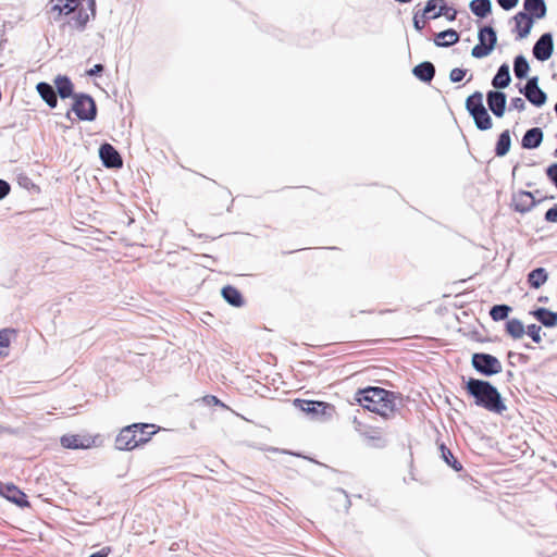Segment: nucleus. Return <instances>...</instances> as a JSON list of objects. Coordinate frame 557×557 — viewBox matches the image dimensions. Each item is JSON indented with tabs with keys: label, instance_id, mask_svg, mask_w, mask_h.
<instances>
[{
	"label": "nucleus",
	"instance_id": "1",
	"mask_svg": "<svg viewBox=\"0 0 557 557\" xmlns=\"http://www.w3.org/2000/svg\"><path fill=\"white\" fill-rule=\"evenodd\" d=\"M462 383L463 389L475 406L499 416L507 411L505 398L490 381L462 376Z\"/></svg>",
	"mask_w": 557,
	"mask_h": 557
},
{
	"label": "nucleus",
	"instance_id": "2",
	"mask_svg": "<svg viewBox=\"0 0 557 557\" xmlns=\"http://www.w3.org/2000/svg\"><path fill=\"white\" fill-rule=\"evenodd\" d=\"M355 400L371 412H375L385 419H388L398 410V403L401 399L392 391L379 386H368L357 391Z\"/></svg>",
	"mask_w": 557,
	"mask_h": 557
},
{
	"label": "nucleus",
	"instance_id": "3",
	"mask_svg": "<svg viewBox=\"0 0 557 557\" xmlns=\"http://www.w3.org/2000/svg\"><path fill=\"white\" fill-rule=\"evenodd\" d=\"M50 11L57 12L59 16L74 14L67 25L77 32H84L90 20L96 17V0H51Z\"/></svg>",
	"mask_w": 557,
	"mask_h": 557
},
{
	"label": "nucleus",
	"instance_id": "4",
	"mask_svg": "<svg viewBox=\"0 0 557 557\" xmlns=\"http://www.w3.org/2000/svg\"><path fill=\"white\" fill-rule=\"evenodd\" d=\"M465 106L479 131L485 132L493 127V120L488 110L484 107L483 94L481 91L476 90L468 96Z\"/></svg>",
	"mask_w": 557,
	"mask_h": 557
},
{
	"label": "nucleus",
	"instance_id": "5",
	"mask_svg": "<svg viewBox=\"0 0 557 557\" xmlns=\"http://www.w3.org/2000/svg\"><path fill=\"white\" fill-rule=\"evenodd\" d=\"M71 112H74L79 121L92 122L97 119V104L95 99L86 92H78L73 98L71 110L66 112L65 117L71 119Z\"/></svg>",
	"mask_w": 557,
	"mask_h": 557
},
{
	"label": "nucleus",
	"instance_id": "6",
	"mask_svg": "<svg viewBox=\"0 0 557 557\" xmlns=\"http://www.w3.org/2000/svg\"><path fill=\"white\" fill-rule=\"evenodd\" d=\"M293 405L313 420L325 421L335 412V407L332 404L322 400L296 398Z\"/></svg>",
	"mask_w": 557,
	"mask_h": 557
},
{
	"label": "nucleus",
	"instance_id": "7",
	"mask_svg": "<svg viewBox=\"0 0 557 557\" xmlns=\"http://www.w3.org/2000/svg\"><path fill=\"white\" fill-rule=\"evenodd\" d=\"M479 42L472 48L471 55L475 59H483L490 55L497 45V32L491 24L479 27Z\"/></svg>",
	"mask_w": 557,
	"mask_h": 557
},
{
	"label": "nucleus",
	"instance_id": "8",
	"mask_svg": "<svg viewBox=\"0 0 557 557\" xmlns=\"http://www.w3.org/2000/svg\"><path fill=\"white\" fill-rule=\"evenodd\" d=\"M471 366L479 374L486 377L499 374L503 370L498 358L487 352H474L471 356Z\"/></svg>",
	"mask_w": 557,
	"mask_h": 557
},
{
	"label": "nucleus",
	"instance_id": "9",
	"mask_svg": "<svg viewBox=\"0 0 557 557\" xmlns=\"http://www.w3.org/2000/svg\"><path fill=\"white\" fill-rule=\"evenodd\" d=\"M544 199H546V197L536 200L532 191L518 190L511 195L510 207L513 209V211L525 214Z\"/></svg>",
	"mask_w": 557,
	"mask_h": 557
},
{
	"label": "nucleus",
	"instance_id": "10",
	"mask_svg": "<svg viewBox=\"0 0 557 557\" xmlns=\"http://www.w3.org/2000/svg\"><path fill=\"white\" fill-rule=\"evenodd\" d=\"M0 495L20 508L30 507L27 495L13 483L0 484Z\"/></svg>",
	"mask_w": 557,
	"mask_h": 557
},
{
	"label": "nucleus",
	"instance_id": "11",
	"mask_svg": "<svg viewBox=\"0 0 557 557\" xmlns=\"http://www.w3.org/2000/svg\"><path fill=\"white\" fill-rule=\"evenodd\" d=\"M554 52V37L553 34L547 32L541 35L535 41L532 53L533 57L541 62L548 60Z\"/></svg>",
	"mask_w": 557,
	"mask_h": 557
},
{
	"label": "nucleus",
	"instance_id": "12",
	"mask_svg": "<svg viewBox=\"0 0 557 557\" xmlns=\"http://www.w3.org/2000/svg\"><path fill=\"white\" fill-rule=\"evenodd\" d=\"M99 158L102 165L107 169H121L123 166V159L114 146L109 143H103L99 147Z\"/></svg>",
	"mask_w": 557,
	"mask_h": 557
},
{
	"label": "nucleus",
	"instance_id": "13",
	"mask_svg": "<svg viewBox=\"0 0 557 557\" xmlns=\"http://www.w3.org/2000/svg\"><path fill=\"white\" fill-rule=\"evenodd\" d=\"M487 110H490L496 117L500 119L505 115L507 109V95L506 92L497 89L488 90L486 92Z\"/></svg>",
	"mask_w": 557,
	"mask_h": 557
},
{
	"label": "nucleus",
	"instance_id": "14",
	"mask_svg": "<svg viewBox=\"0 0 557 557\" xmlns=\"http://www.w3.org/2000/svg\"><path fill=\"white\" fill-rule=\"evenodd\" d=\"M138 429L133 423L121 429L115 437L114 446L117 450L131 451L136 448L135 431Z\"/></svg>",
	"mask_w": 557,
	"mask_h": 557
},
{
	"label": "nucleus",
	"instance_id": "15",
	"mask_svg": "<svg viewBox=\"0 0 557 557\" xmlns=\"http://www.w3.org/2000/svg\"><path fill=\"white\" fill-rule=\"evenodd\" d=\"M60 443L66 449H87L94 445L95 440L90 436L65 434L61 436Z\"/></svg>",
	"mask_w": 557,
	"mask_h": 557
},
{
	"label": "nucleus",
	"instance_id": "16",
	"mask_svg": "<svg viewBox=\"0 0 557 557\" xmlns=\"http://www.w3.org/2000/svg\"><path fill=\"white\" fill-rule=\"evenodd\" d=\"M53 87L62 100L69 98H75L78 92L74 90V84L67 75H57L53 79Z\"/></svg>",
	"mask_w": 557,
	"mask_h": 557
},
{
	"label": "nucleus",
	"instance_id": "17",
	"mask_svg": "<svg viewBox=\"0 0 557 557\" xmlns=\"http://www.w3.org/2000/svg\"><path fill=\"white\" fill-rule=\"evenodd\" d=\"M133 425L138 428L134 429V440L136 441V448L147 444L152 438V436L160 430L158 425L152 423L136 422L133 423Z\"/></svg>",
	"mask_w": 557,
	"mask_h": 557
},
{
	"label": "nucleus",
	"instance_id": "18",
	"mask_svg": "<svg viewBox=\"0 0 557 557\" xmlns=\"http://www.w3.org/2000/svg\"><path fill=\"white\" fill-rule=\"evenodd\" d=\"M517 39H523L529 36L533 27L534 21L527 12H518L513 17Z\"/></svg>",
	"mask_w": 557,
	"mask_h": 557
},
{
	"label": "nucleus",
	"instance_id": "19",
	"mask_svg": "<svg viewBox=\"0 0 557 557\" xmlns=\"http://www.w3.org/2000/svg\"><path fill=\"white\" fill-rule=\"evenodd\" d=\"M460 40V34L454 28H447L436 33L433 37V42L438 48H448Z\"/></svg>",
	"mask_w": 557,
	"mask_h": 557
},
{
	"label": "nucleus",
	"instance_id": "20",
	"mask_svg": "<svg viewBox=\"0 0 557 557\" xmlns=\"http://www.w3.org/2000/svg\"><path fill=\"white\" fill-rule=\"evenodd\" d=\"M36 90L42 101L50 108L54 109L58 107V94L55 92V89L53 85L47 83V82H39L36 85Z\"/></svg>",
	"mask_w": 557,
	"mask_h": 557
},
{
	"label": "nucleus",
	"instance_id": "21",
	"mask_svg": "<svg viewBox=\"0 0 557 557\" xmlns=\"http://www.w3.org/2000/svg\"><path fill=\"white\" fill-rule=\"evenodd\" d=\"M544 133L541 127L529 128L521 139V147L527 150H533L541 146Z\"/></svg>",
	"mask_w": 557,
	"mask_h": 557
},
{
	"label": "nucleus",
	"instance_id": "22",
	"mask_svg": "<svg viewBox=\"0 0 557 557\" xmlns=\"http://www.w3.org/2000/svg\"><path fill=\"white\" fill-rule=\"evenodd\" d=\"M221 296L225 302L234 308H242L246 304L242 292L233 285L223 286L221 289Z\"/></svg>",
	"mask_w": 557,
	"mask_h": 557
},
{
	"label": "nucleus",
	"instance_id": "23",
	"mask_svg": "<svg viewBox=\"0 0 557 557\" xmlns=\"http://www.w3.org/2000/svg\"><path fill=\"white\" fill-rule=\"evenodd\" d=\"M530 314L543 326L552 329L557 325V312L545 307H537L530 311Z\"/></svg>",
	"mask_w": 557,
	"mask_h": 557
},
{
	"label": "nucleus",
	"instance_id": "24",
	"mask_svg": "<svg viewBox=\"0 0 557 557\" xmlns=\"http://www.w3.org/2000/svg\"><path fill=\"white\" fill-rule=\"evenodd\" d=\"M412 74L420 82L430 84L435 76V66L430 61H423L412 69Z\"/></svg>",
	"mask_w": 557,
	"mask_h": 557
},
{
	"label": "nucleus",
	"instance_id": "25",
	"mask_svg": "<svg viewBox=\"0 0 557 557\" xmlns=\"http://www.w3.org/2000/svg\"><path fill=\"white\" fill-rule=\"evenodd\" d=\"M510 83L511 76L509 65L507 63H503L492 78V86L494 89L502 90L508 87Z\"/></svg>",
	"mask_w": 557,
	"mask_h": 557
},
{
	"label": "nucleus",
	"instance_id": "26",
	"mask_svg": "<svg viewBox=\"0 0 557 557\" xmlns=\"http://www.w3.org/2000/svg\"><path fill=\"white\" fill-rule=\"evenodd\" d=\"M533 16V20H541L546 15L547 7L544 0H523V11Z\"/></svg>",
	"mask_w": 557,
	"mask_h": 557
},
{
	"label": "nucleus",
	"instance_id": "27",
	"mask_svg": "<svg viewBox=\"0 0 557 557\" xmlns=\"http://www.w3.org/2000/svg\"><path fill=\"white\" fill-rule=\"evenodd\" d=\"M548 280V273L545 268L539 267L530 271L527 275V282L530 288L539 289Z\"/></svg>",
	"mask_w": 557,
	"mask_h": 557
},
{
	"label": "nucleus",
	"instance_id": "28",
	"mask_svg": "<svg viewBox=\"0 0 557 557\" xmlns=\"http://www.w3.org/2000/svg\"><path fill=\"white\" fill-rule=\"evenodd\" d=\"M360 434L368 441V445L373 448H384L387 445V441L381 435L380 431L376 429H368L362 431L357 428Z\"/></svg>",
	"mask_w": 557,
	"mask_h": 557
},
{
	"label": "nucleus",
	"instance_id": "29",
	"mask_svg": "<svg viewBox=\"0 0 557 557\" xmlns=\"http://www.w3.org/2000/svg\"><path fill=\"white\" fill-rule=\"evenodd\" d=\"M511 148V134L509 129L503 131L497 138L494 153L496 157L502 158L505 157Z\"/></svg>",
	"mask_w": 557,
	"mask_h": 557
},
{
	"label": "nucleus",
	"instance_id": "30",
	"mask_svg": "<svg viewBox=\"0 0 557 557\" xmlns=\"http://www.w3.org/2000/svg\"><path fill=\"white\" fill-rule=\"evenodd\" d=\"M519 92L522 94L525 99L536 108L543 107L547 101V94L540 87L521 90Z\"/></svg>",
	"mask_w": 557,
	"mask_h": 557
},
{
	"label": "nucleus",
	"instance_id": "31",
	"mask_svg": "<svg viewBox=\"0 0 557 557\" xmlns=\"http://www.w3.org/2000/svg\"><path fill=\"white\" fill-rule=\"evenodd\" d=\"M469 9L473 15L479 18H485L492 13L491 0H471Z\"/></svg>",
	"mask_w": 557,
	"mask_h": 557
},
{
	"label": "nucleus",
	"instance_id": "32",
	"mask_svg": "<svg viewBox=\"0 0 557 557\" xmlns=\"http://www.w3.org/2000/svg\"><path fill=\"white\" fill-rule=\"evenodd\" d=\"M530 72V64L523 54H518L513 59V74L516 78L522 81L528 77Z\"/></svg>",
	"mask_w": 557,
	"mask_h": 557
},
{
	"label": "nucleus",
	"instance_id": "33",
	"mask_svg": "<svg viewBox=\"0 0 557 557\" xmlns=\"http://www.w3.org/2000/svg\"><path fill=\"white\" fill-rule=\"evenodd\" d=\"M441 458L454 471L462 470V463L454 456L453 451L444 444H440Z\"/></svg>",
	"mask_w": 557,
	"mask_h": 557
},
{
	"label": "nucleus",
	"instance_id": "34",
	"mask_svg": "<svg viewBox=\"0 0 557 557\" xmlns=\"http://www.w3.org/2000/svg\"><path fill=\"white\" fill-rule=\"evenodd\" d=\"M505 331L515 339L521 338L525 333L522 321L517 318H512L506 321Z\"/></svg>",
	"mask_w": 557,
	"mask_h": 557
},
{
	"label": "nucleus",
	"instance_id": "35",
	"mask_svg": "<svg viewBox=\"0 0 557 557\" xmlns=\"http://www.w3.org/2000/svg\"><path fill=\"white\" fill-rule=\"evenodd\" d=\"M512 311V308L506 304L494 305L490 309V317L493 321L498 322L503 320H507L509 313Z\"/></svg>",
	"mask_w": 557,
	"mask_h": 557
},
{
	"label": "nucleus",
	"instance_id": "36",
	"mask_svg": "<svg viewBox=\"0 0 557 557\" xmlns=\"http://www.w3.org/2000/svg\"><path fill=\"white\" fill-rule=\"evenodd\" d=\"M457 15L458 11L454 7L448 5L446 0L438 1V10L435 14L437 18L444 16L448 22H454L457 18Z\"/></svg>",
	"mask_w": 557,
	"mask_h": 557
},
{
	"label": "nucleus",
	"instance_id": "37",
	"mask_svg": "<svg viewBox=\"0 0 557 557\" xmlns=\"http://www.w3.org/2000/svg\"><path fill=\"white\" fill-rule=\"evenodd\" d=\"M12 335H15L14 329L0 330V358L9 355L7 349L10 347Z\"/></svg>",
	"mask_w": 557,
	"mask_h": 557
},
{
	"label": "nucleus",
	"instance_id": "38",
	"mask_svg": "<svg viewBox=\"0 0 557 557\" xmlns=\"http://www.w3.org/2000/svg\"><path fill=\"white\" fill-rule=\"evenodd\" d=\"M438 1L440 0H428L424 8L419 10L421 12V17L430 21L436 20L437 16H435V14L438 10Z\"/></svg>",
	"mask_w": 557,
	"mask_h": 557
},
{
	"label": "nucleus",
	"instance_id": "39",
	"mask_svg": "<svg viewBox=\"0 0 557 557\" xmlns=\"http://www.w3.org/2000/svg\"><path fill=\"white\" fill-rule=\"evenodd\" d=\"M542 327L535 323L529 324L527 326L525 333L535 343L539 344L542 342Z\"/></svg>",
	"mask_w": 557,
	"mask_h": 557
},
{
	"label": "nucleus",
	"instance_id": "40",
	"mask_svg": "<svg viewBox=\"0 0 557 557\" xmlns=\"http://www.w3.org/2000/svg\"><path fill=\"white\" fill-rule=\"evenodd\" d=\"M17 180V184L24 188V189H27V190H33V189H39L38 186L33 182V180L25 173H20L16 177Z\"/></svg>",
	"mask_w": 557,
	"mask_h": 557
},
{
	"label": "nucleus",
	"instance_id": "41",
	"mask_svg": "<svg viewBox=\"0 0 557 557\" xmlns=\"http://www.w3.org/2000/svg\"><path fill=\"white\" fill-rule=\"evenodd\" d=\"M429 21L430 20H424L421 17V12L419 10L413 13L412 25L418 33H421L424 29L425 24Z\"/></svg>",
	"mask_w": 557,
	"mask_h": 557
},
{
	"label": "nucleus",
	"instance_id": "42",
	"mask_svg": "<svg viewBox=\"0 0 557 557\" xmlns=\"http://www.w3.org/2000/svg\"><path fill=\"white\" fill-rule=\"evenodd\" d=\"M467 70L461 67H455L449 73V79L451 83H459L461 82L465 76L467 75Z\"/></svg>",
	"mask_w": 557,
	"mask_h": 557
},
{
	"label": "nucleus",
	"instance_id": "43",
	"mask_svg": "<svg viewBox=\"0 0 557 557\" xmlns=\"http://www.w3.org/2000/svg\"><path fill=\"white\" fill-rule=\"evenodd\" d=\"M548 181L557 188V162L549 164L545 169Z\"/></svg>",
	"mask_w": 557,
	"mask_h": 557
},
{
	"label": "nucleus",
	"instance_id": "44",
	"mask_svg": "<svg viewBox=\"0 0 557 557\" xmlns=\"http://www.w3.org/2000/svg\"><path fill=\"white\" fill-rule=\"evenodd\" d=\"M525 109V102L520 97H513L510 100L509 110H517L519 112Z\"/></svg>",
	"mask_w": 557,
	"mask_h": 557
},
{
	"label": "nucleus",
	"instance_id": "45",
	"mask_svg": "<svg viewBox=\"0 0 557 557\" xmlns=\"http://www.w3.org/2000/svg\"><path fill=\"white\" fill-rule=\"evenodd\" d=\"M507 358L508 359L516 358L518 360V362L521 363V364H525L530 360V356L529 355H525V354H522V352H515V351H511V350H509L507 352Z\"/></svg>",
	"mask_w": 557,
	"mask_h": 557
},
{
	"label": "nucleus",
	"instance_id": "46",
	"mask_svg": "<svg viewBox=\"0 0 557 557\" xmlns=\"http://www.w3.org/2000/svg\"><path fill=\"white\" fill-rule=\"evenodd\" d=\"M527 78L528 79H527L525 85H523V86L518 85L519 91L540 87L539 86V76H531V77H527Z\"/></svg>",
	"mask_w": 557,
	"mask_h": 557
},
{
	"label": "nucleus",
	"instance_id": "47",
	"mask_svg": "<svg viewBox=\"0 0 557 557\" xmlns=\"http://www.w3.org/2000/svg\"><path fill=\"white\" fill-rule=\"evenodd\" d=\"M544 220L549 223H557V203L545 212Z\"/></svg>",
	"mask_w": 557,
	"mask_h": 557
},
{
	"label": "nucleus",
	"instance_id": "48",
	"mask_svg": "<svg viewBox=\"0 0 557 557\" xmlns=\"http://www.w3.org/2000/svg\"><path fill=\"white\" fill-rule=\"evenodd\" d=\"M104 72V65L101 63L95 64L92 67L86 71V75L89 77L100 76Z\"/></svg>",
	"mask_w": 557,
	"mask_h": 557
},
{
	"label": "nucleus",
	"instance_id": "49",
	"mask_svg": "<svg viewBox=\"0 0 557 557\" xmlns=\"http://www.w3.org/2000/svg\"><path fill=\"white\" fill-rule=\"evenodd\" d=\"M203 401L209 405V406H219V407H222V408H226V405L221 400L219 399L216 396L214 395H207L203 397Z\"/></svg>",
	"mask_w": 557,
	"mask_h": 557
},
{
	"label": "nucleus",
	"instance_id": "50",
	"mask_svg": "<svg viewBox=\"0 0 557 557\" xmlns=\"http://www.w3.org/2000/svg\"><path fill=\"white\" fill-rule=\"evenodd\" d=\"M519 0H497L498 5L505 10L510 11L517 7Z\"/></svg>",
	"mask_w": 557,
	"mask_h": 557
},
{
	"label": "nucleus",
	"instance_id": "51",
	"mask_svg": "<svg viewBox=\"0 0 557 557\" xmlns=\"http://www.w3.org/2000/svg\"><path fill=\"white\" fill-rule=\"evenodd\" d=\"M10 190L11 185L7 181L0 178V200L4 199L10 194Z\"/></svg>",
	"mask_w": 557,
	"mask_h": 557
},
{
	"label": "nucleus",
	"instance_id": "52",
	"mask_svg": "<svg viewBox=\"0 0 557 557\" xmlns=\"http://www.w3.org/2000/svg\"><path fill=\"white\" fill-rule=\"evenodd\" d=\"M112 552L110 546H104L101 549L90 554L88 557H108Z\"/></svg>",
	"mask_w": 557,
	"mask_h": 557
},
{
	"label": "nucleus",
	"instance_id": "53",
	"mask_svg": "<svg viewBox=\"0 0 557 557\" xmlns=\"http://www.w3.org/2000/svg\"><path fill=\"white\" fill-rule=\"evenodd\" d=\"M472 338H473L474 341H476V342H480V343H487V342H491V338H488V337H481V336L479 335V333H478V332H473V334H472Z\"/></svg>",
	"mask_w": 557,
	"mask_h": 557
},
{
	"label": "nucleus",
	"instance_id": "54",
	"mask_svg": "<svg viewBox=\"0 0 557 557\" xmlns=\"http://www.w3.org/2000/svg\"><path fill=\"white\" fill-rule=\"evenodd\" d=\"M336 491L342 493L346 497V509H348L350 507V505H351V502L349 499V496H348L347 492L345 490H343V488H337Z\"/></svg>",
	"mask_w": 557,
	"mask_h": 557
},
{
	"label": "nucleus",
	"instance_id": "55",
	"mask_svg": "<svg viewBox=\"0 0 557 557\" xmlns=\"http://www.w3.org/2000/svg\"><path fill=\"white\" fill-rule=\"evenodd\" d=\"M513 376H515V375H513V372H512L511 370H508V371L506 372V381H507V382L512 381V380H513Z\"/></svg>",
	"mask_w": 557,
	"mask_h": 557
},
{
	"label": "nucleus",
	"instance_id": "56",
	"mask_svg": "<svg viewBox=\"0 0 557 557\" xmlns=\"http://www.w3.org/2000/svg\"><path fill=\"white\" fill-rule=\"evenodd\" d=\"M388 312H393V310L392 309H383V310L379 311L380 314H385V313H388Z\"/></svg>",
	"mask_w": 557,
	"mask_h": 557
},
{
	"label": "nucleus",
	"instance_id": "57",
	"mask_svg": "<svg viewBox=\"0 0 557 557\" xmlns=\"http://www.w3.org/2000/svg\"><path fill=\"white\" fill-rule=\"evenodd\" d=\"M508 364H509L510 367H515V366H516V363H515V359H508Z\"/></svg>",
	"mask_w": 557,
	"mask_h": 557
},
{
	"label": "nucleus",
	"instance_id": "58",
	"mask_svg": "<svg viewBox=\"0 0 557 557\" xmlns=\"http://www.w3.org/2000/svg\"><path fill=\"white\" fill-rule=\"evenodd\" d=\"M374 310H361L360 313H373Z\"/></svg>",
	"mask_w": 557,
	"mask_h": 557
},
{
	"label": "nucleus",
	"instance_id": "59",
	"mask_svg": "<svg viewBox=\"0 0 557 557\" xmlns=\"http://www.w3.org/2000/svg\"><path fill=\"white\" fill-rule=\"evenodd\" d=\"M523 346H524V348H527V349H533V346H531L530 344H524Z\"/></svg>",
	"mask_w": 557,
	"mask_h": 557
},
{
	"label": "nucleus",
	"instance_id": "60",
	"mask_svg": "<svg viewBox=\"0 0 557 557\" xmlns=\"http://www.w3.org/2000/svg\"><path fill=\"white\" fill-rule=\"evenodd\" d=\"M539 301H547V297H540Z\"/></svg>",
	"mask_w": 557,
	"mask_h": 557
},
{
	"label": "nucleus",
	"instance_id": "61",
	"mask_svg": "<svg viewBox=\"0 0 557 557\" xmlns=\"http://www.w3.org/2000/svg\"><path fill=\"white\" fill-rule=\"evenodd\" d=\"M354 422L358 425H361V423L358 422L357 418L355 417Z\"/></svg>",
	"mask_w": 557,
	"mask_h": 557
},
{
	"label": "nucleus",
	"instance_id": "62",
	"mask_svg": "<svg viewBox=\"0 0 557 557\" xmlns=\"http://www.w3.org/2000/svg\"><path fill=\"white\" fill-rule=\"evenodd\" d=\"M554 156L557 157V149L554 151Z\"/></svg>",
	"mask_w": 557,
	"mask_h": 557
}]
</instances>
